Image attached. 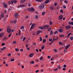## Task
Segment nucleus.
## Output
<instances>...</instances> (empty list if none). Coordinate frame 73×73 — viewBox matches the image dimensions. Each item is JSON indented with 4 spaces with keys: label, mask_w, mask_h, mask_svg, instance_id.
Instances as JSON below:
<instances>
[{
    "label": "nucleus",
    "mask_w": 73,
    "mask_h": 73,
    "mask_svg": "<svg viewBox=\"0 0 73 73\" xmlns=\"http://www.w3.org/2000/svg\"><path fill=\"white\" fill-rule=\"evenodd\" d=\"M36 25V23H33V24L31 25V29H30V31H32V29L35 28V26Z\"/></svg>",
    "instance_id": "nucleus-1"
},
{
    "label": "nucleus",
    "mask_w": 73,
    "mask_h": 73,
    "mask_svg": "<svg viewBox=\"0 0 73 73\" xmlns=\"http://www.w3.org/2000/svg\"><path fill=\"white\" fill-rule=\"evenodd\" d=\"M19 13H16L14 14V18L17 19V18H18V17H19Z\"/></svg>",
    "instance_id": "nucleus-2"
},
{
    "label": "nucleus",
    "mask_w": 73,
    "mask_h": 73,
    "mask_svg": "<svg viewBox=\"0 0 73 73\" xmlns=\"http://www.w3.org/2000/svg\"><path fill=\"white\" fill-rule=\"evenodd\" d=\"M28 10L29 11H31V12H34L35 11V9L33 7L30 8H29Z\"/></svg>",
    "instance_id": "nucleus-3"
},
{
    "label": "nucleus",
    "mask_w": 73,
    "mask_h": 73,
    "mask_svg": "<svg viewBox=\"0 0 73 73\" xmlns=\"http://www.w3.org/2000/svg\"><path fill=\"white\" fill-rule=\"evenodd\" d=\"M71 28V27L70 26L68 25L67 26L65 27V29L68 30V29H70Z\"/></svg>",
    "instance_id": "nucleus-4"
},
{
    "label": "nucleus",
    "mask_w": 73,
    "mask_h": 73,
    "mask_svg": "<svg viewBox=\"0 0 73 73\" xmlns=\"http://www.w3.org/2000/svg\"><path fill=\"white\" fill-rule=\"evenodd\" d=\"M44 7H45V5L44 4H42L41 5H40V6L39 7V9H42L43 8H44Z\"/></svg>",
    "instance_id": "nucleus-5"
},
{
    "label": "nucleus",
    "mask_w": 73,
    "mask_h": 73,
    "mask_svg": "<svg viewBox=\"0 0 73 73\" xmlns=\"http://www.w3.org/2000/svg\"><path fill=\"white\" fill-rule=\"evenodd\" d=\"M3 4L4 8H7V7H8V5H7L6 4V3H5L3 2Z\"/></svg>",
    "instance_id": "nucleus-6"
},
{
    "label": "nucleus",
    "mask_w": 73,
    "mask_h": 73,
    "mask_svg": "<svg viewBox=\"0 0 73 73\" xmlns=\"http://www.w3.org/2000/svg\"><path fill=\"white\" fill-rule=\"evenodd\" d=\"M7 32H8L9 33H10L11 32V29H9V28L8 27L7 29Z\"/></svg>",
    "instance_id": "nucleus-7"
},
{
    "label": "nucleus",
    "mask_w": 73,
    "mask_h": 73,
    "mask_svg": "<svg viewBox=\"0 0 73 73\" xmlns=\"http://www.w3.org/2000/svg\"><path fill=\"white\" fill-rule=\"evenodd\" d=\"M58 31H59L60 33H62L63 32V30L62 29H60L58 30Z\"/></svg>",
    "instance_id": "nucleus-8"
},
{
    "label": "nucleus",
    "mask_w": 73,
    "mask_h": 73,
    "mask_svg": "<svg viewBox=\"0 0 73 73\" xmlns=\"http://www.w3.org/2000/svg\"><path fill=\"white\" fill-rule=\"evenodd\" d=\"M70 46V44L68 45L66 47H65V50H67V49H68V48H69V46Z\"/></svg>",
    "instance_id": "nucleus-9"
},
{
    "label": "nucleus",
    "mask_w": 73,
    "mask_h": 73,
    "mask_svg": "<svg viewBox=\"0 0 73 73\" xmlns=\"http://www.w3.org/2000/svg\"><path fill=\"white\" fill-rule=\"evenodd\" d=\"M50 1V0H46L45 1L44 3L45 4H48L49 2Z\"/></svg>",
    "instance_id": "nucleus-10"
},
{
    "label": "nucleus",
    "mask_w": 73,
    "mask_h": 73,
    "mask_svg": "<svg viewBox=\"0 0 73 73\" xmlns=\"http://www.w3.org/2000/svg\"><path fill=\"white\" fill-rule=\"evenodd\" d=\"M59 20H62V15H60L59 16Z\"/></svg>",
    "instance_id": "nucleus-11"
},
{
    "label": "nucleus",
    "mask_w": 73,
    "mask_h": 73,
    "mask_svg": "<svg viewBox=\"0 0 73 73\" xmlns=\"http://www.w3.org/2000/svg\"><path fill=\"white\" fill-rule=\"evenodd\" d=\"M44 26L43 27H42V26H40V27H39V28L40 29H42V30H43V29H44Z\"/></svg>",
    "instance_id": "nucleus-12"
},
{
    "label": "nucleus",
    "mask_w": 73,
    "mask_h": 73,
    "mask_svg": "<svg viewBox=\"0 0 73 73\" xmlns=\"http://www.w3.org/2000/svg\"><path fill=\"white\" fill-rule=\"evenodd\" d=\"M41 31H38L37 32V33L36 34V35H39V34L40 33H41Z\"/></svg>",
    "instance_id": "nucleus-13"
},
{
    "label": "nucleus",
    "mask_w": 73,
    "mask_h": 73,
    "mask_svg": "<svg viewBox=\"0 0 73 73\" xmlns=\"http://www.w3.org/2000/svg\"><path fill=\"white\" fill-rule=\"evenodd\" d=\"M0 16L1 18H4L5 17V16L4 15V14H2Z\"/></svg>",
    "instance_id": "nucleus-14"
},
{
    "label": "nucleus",
    "mask_w": 73,
    "mask_h": 73,
    "mask_svg": "<svg viewBox=\"0 0 73 73\" xmlns=\"http://www.w3.org/2000/svg\"><path fill=\"white\" fill-rule=\"evenodd\" d=\"M44 27H46L47 28H48L50 27V26L49 25H45L44 26Z\"/></svg>",
    "instance_id": "nucleus-15"
},
{
    "label": "nucleus",
    "mask_w": 73,
    "mask_h": 73,
    "mask_svg": "<svg viewBox=\"0 0 73 73\" xmlns=\"http://www.w3.org/2000/svg\"><path fill=\"white\" fill-rule=\"evenodd\" d=\"M54 58H56L57 57H58V55H56L53 56Z\"/></svg>",
    "instance_id": "nucleus-16"
},
{
    "label": "nucleus",
    "mask_w": 73,
    "mask_h": 73,
    "mask_svg": "<svg viewBox=\"0 0 73 73\" xmlns=\"http://www.w3.org/2000/svg\"><path fill=\"white\" fill-rule=\"evenodd\" d=\"M29 56L30 57H33V53H31L29 55Z\"/></svg>",
    "instance_id": "nucleus-17"
},
{
    "label": "nucleus",
    "mask_w": 73,
    "mask_h": 73,
    "mask_svg": "<svg viewBox=\"0 0 73 73\" xmlns=\"http://www.w3.org/2000/svg\"><path fill=\"white\" fill-rule=\"evenodd\" d=\"M24 2H25V0H21V3H22H22H24Z\"/></svg>",
    "instance_id": "nucleus-18"
},
{
    "label": "nucleus",
    "mask_w": 73,
    "mask_h": 73,
    "mask_svg": "<svg viewBox=\"0 0 73 73\" xmlns=\"http://www.w3.org/2000/svg\"><path fill=\"white\" fill-rule=\"evenodd\" d=\"M50 9L51 10H54V8H53V6H52L50 7Z\"/></svg>",
    "instance_id": "nucleus-19"
},
{
    "label": "nucleus",
    "mask_w": 73,
    "mask_h": 73,
    "mask_svg": "<svg viewBox=\"0 0 73 73\" xmlns=\"http://www.w3.org/2000/svg\"><path fill=\"white\" fill-rule=\"evenodd\" d=\"M18 33L19 36H20V35H21V31H20V30L19 31Z\"/></svg>",
    "instance_id": "nucleus-20"
},
{
    "label": "nucleus",
    "mask_w": 73,
    "mask_h": 73,
    "mask_svg": "<svg viewBox=\"0 0 73 73\" xmlns=\"http://www.w3.org/2000/svg\"><path fill=\"white\" fill-rule=\"evenodd\" d=\"M15 50L16 52H19V48H15Z\"/></svg>",
    "instance_id": "nucleus-21"
},
{
    "label": "nucleus",
    "mask_w": 73,
    "mask_h": 73,
    "mask_svg": "<svg viewBox=\"0 0 73 73\" xmlns=\"http://www.w3.org/2000/svg\"><path fill=\"white\" fill-rule=\"evenodd\" d=\"M21 29H24V26L22 25L20 28Z\"/></svg>",
    "instance_id": "nucleus-22"
},
{
    "label": "nucleus",
    "mask_w": 73,
    "mask_h": 73,
    "mask_svg": "<svg viewBox=\"0 0 73 73\" xmlns=\"http://www.w3.org/2000/svg\"><path fill=\"white\" fill-rule=\"evenodd\" d=\"M46 42V39H44L43 40V43H45Z\"/></svg>",
    "instance_id": "nucleus-23"
},
{
    "label": "nucleus",
    "mask_w": 73,
    "mask_h": 73,
    "mask_svg": "<svg viewBox=\"0 0 73 73\" xmlns=\"http://www.w3.org/2000/svg\"><path fill=\"white\" fill-rule=\"evenodd\" d=\"M59 44L60 45H63V43H62L61 42H59Z\"/></svg>",
    "instance_id": "nucleus-24"
},
{
    "label": "nucleus",
    "mask_w": 73,
    "mask_h": 73,
    "mask_svg": "<svg viewBox=\"0 0 73 73\" xmlns=\"http://www.w3.org/2000/svg\"><path fill=\"white\" fill-rule=\"evenodd\" d=\"M14 3L15 4L17 3V0H14Z\"/></svg>",
    "instance_id": "nucleus-25"
},
{
    "label": "nucleus",
    "mask_w": 73,
    "mask_h": 73,
    "mask_svg": "<svg viewBox=\"0 0 73 73\" xmlns=\"http://www.w3.org/2000/svg\"><path fill=\"white\" fill-rule=\"evenodd\" d=\"M35 18L36 19H38V15H36L35 16Z\"/></svg>",
    "instance_id": "nucleus-26"
},
{
    "label": "nucleus",
    "mask_w": 73,
    "mask_h": 73,
    "mask_svg": "<svg viewBox=\"0 0 73 73\" xmlns=\"http://www.w3.org/2000/svg\"><path fill=\"white\" fill-rule=\"evenodd\" d=\"M52 34H53V31L51 30V33H50V35H52Z\"/></svg>",
    "instance_id": "nucleus-27"
},
{
    "label": "nucleus",
    "mask_w": 73,
    "mask_h": 73,
    "mask_svg": "<svg viewBox=\"0 0 73 73\" xmlns=\"http://www.w3.org/2000/svg\"><path fill=\"white\" fill-rule=\"evenodd\" d=\"M64 3H68V1L64 0Z\"/></svg>",
    "instance_id": "nucleus-28"
},
{
    "label": "nucleus",
    "mask_w": 73,
    "mask_h": 73,
    "mask_svg": "<svg viewBox=\"0 0 73 73\" xmlns=\"http://www.w3.org/2000/svg\"><path fill=\"white\" fill-rule=\"evenodd\" d=\"M70 35H72V33H71L68 34V35L67 36V37L68 38V37H69V36H70Z\"/></svg>",
    "instance_id": "nucleus-29"
},
{
    "label": "nucleus",
    "mask_w": 73,
    "mask_h": 73,
    "mask_svg": "<svg viewBox=\"0 0 73 73\" xmlns=\"http://www.w3.org/2000/svg\"><path fill=\"white\" fill-rule=\"evenodd\" d=\"M13 43L14 44H16V41H14L13 42Z\"/></svg>",
    "instance_id": "nucleus-30"
},
{
    "label": "nucleus",
    "mask_w": 73,
    "mask_h": 73,
    "mask_svg": "<svg viewBox=\"0 0 73 73\" xmlns=\"http://www.w3.org/2000/svg\"><path fill=\"white\" fill-rule=\"evenodd\" d=\"M10 8H9L8 9L9 11H10V10H12V7H10Z\"/></svg>",
    "instance_id": "nucleus-31"
},
{
    "label": "nucleus",
    "mask_w": 73,
    "mask_h": 73,
    "mask_svg": "<svg viewBox=\"0 0 73 73\" xmlns=\"http://www.w3.org/2000/svg\"><path fill=\"white\" fill-rule=\"evenodd\" d=\"M51 29H52V28H49V29H48L47 30V31L49 32L50 31V30H51Z\"/></svg>",
    "instance_id": "nucleus-32"
},
{
    "label": "nucleus",
    "mask_w": 73,
    "mask_h": 73,
    "mask_svg": "<svg viewBox=\"0 0 73 73\" xmlns=\"http://www.w3.org/2000/svg\"><path fill=\"white\" fill-rule=\"evenodd\" d=\"M44 14H45V12H43L42 13V16H44Z\"/></svg>",
    "instance_id": "nucleus-33"
},
{
    "label": "nucleus",
    "mask_w": 73,
    "mask_h": 73,
    "mask_svg": "<svg viewBox=\"0 0 73 73\" xmlns=\"http://www.w3.org/2000/svg\"><path fill=\"white\" fill-rule=\"evenodd\" d=\"M64 37V35H61L60 36V37Z\"/></svg>",
    "instance_id": "nucleus-34"
},
{
    "label": "nucleus",
    "mask_w": 73,
    "mask_h": 73,
    "mask_svg": "<svg viewBox=\"0 0 73 73\" xmlns=\"http://www.w3.org/2000/svg\"><path fill=\"white\" fill-rule=\"evenodd\" d=\"M53 70H54L55 72H56L57 70V68H54L53 69Z\"/></svg>",
    "instance_id": "nucleus-35"
},
{
    "label": "nucleus",
    "mask_w": 73,
    "mask_h": 73,
    "mask_svg": "<svg viewBox=\"0 0 73 73\" xmlns=\"http://www.w3.org/2000/svg\"><path fill=\"white\" fill-rule=\"evenodd\" d=\"M13 3H14V1L13 0H12L11 1V3L13 5Z\"/></svg>",
    "instance_id": "nucleus-36"
},
{
    "label": "nucleus",
    "mask_w": 73,
    "mask_h": 73,
    "mask_svg": "<svg viewBox=\"0 0 73 73\" xmlns=\"http://www.w3.org/2000/svg\"><path fill=\"white\" fill-rule=\"evenodd\" d=\"M17 20H14V24H15L16 23H17Z\"/></svg>",
    "instance_id": "nucleus-37"
},
{
    "label": "nucleus",
    "mask_w": 73,
    "mask_h": 73,
    "mask_svg": "<svg viewBox=\"0 0 73 73\" xmlns=\"http://www.w3.org/2000/svg\"><path fill=\"white\" fill-rule=\"evenodd\" d=\"M44 48H45V47H44V46H42L41 48V49L42 50H43L44 49Z\"/></svg>",
    "instance_id": "nucleus-38"
},
{
    "label": "nucleus",
    "mask_w": 73,
    "mask_h": 73,
    "mask_svg": "<svg viewBox=\"0 0 73 73\" xmlns=\"http://www.w3.org/2000/svg\"><path fill=\"white\" fill-rule=\"evenodd\" d=\"M40 41H42V38L41 36L40 37Z\"/></svg>",
    "instance_id": "nucleus-39"
},
{
    "label": "nucleus",
    "mask_w": 73,
    "mask_h": 73,
    "mask_svg": "<svg viewBox=\"0 0 73 73\" xmlns=\"http://www.w3.org/2000/svg\"><path fill=\"white\" fill-rule=\"evenodd\" d=\"M25 7V5H21V7Z\"/></svg>",
    "instance_id": "nucleus-40"
},
{
    "label": "nucleus",
    "mask_w": 73,
    "mask_h": 73,
    "mask_svg": "<svg viewBox=\"0 0 73 73\" xmlns=\"http://www.w3.org/2000/svg\"><path fill=\"white\" fill-rule=\"evenodd\" d=\"M11 35H12V34L10 33L9 34V35L8 36L9 38V37H10L11 36Z\"/></svg>",
    "instance_id": "nucleus-41"
},
{
    "label": "nucleus",
    "mask_w": 73,
    "mask_h": 73,
    "mask_svg": "<svg viewBox=\"0 0 73 73\" xmlns=\"http://www.w3.org/2000/svg\"><path fill=\"white\" fill-rule=\"evenodd\" d=\"M8 4H9V5H10V4H11V1H9L7 3Z\"/></svg>",
    "instance_id": "nucleus-42"
},
{
    "label": "nucleus",
    "mask_w": 73,
    "mask_h": 73,
    "mask_svg": "<svg viewBox=\"0 0 73 73\" xmlns=\"http://www.w3.org/2000/svg\"><path fill=\"white\" fill-rule=\"evenodd\" d=\"M60 12H61V13H63L64 12L63 11V10L62 9H61L60 10Z\"/></svg>",
    "instance_id": "nucleus-43"
},
{
    "label": "nucleus",
    "mask_w": 73,
    "mask_h": 73,
    "mask_svg": "<svg viewBox=\"0 0 73 73\" xmlns=\"http://www.w3.org/2000/svg\"><path fill=\"white\" fill-rule=\"evenodd\" d=\"M68 67V65L67 64H64V68H66V67Z\"/></svg>",
    "instance_id": "nucleus-44"
},
{
    "label": "nucleus",
    "mask_w": 73,
    "mask_h": 73,
    "mask_svg": "<svg viewBox=\"0 0 73 73\" xmlns=\"http://www.w3.org/2000/svg\"><path fill=\"white\" fill-rule=\"evenodd\" d=\"M5 45V44L4 43H2L1 45H2V46H4V45Z\"/></svg>",
    "instance_id": "nucleus-45"
},
{
    "label": "nucleus",
    "mask_w": 73,
    "mask_h": 73,
    "mask_svg": "<svg viewBox=\"0 0 73 73\" xmlns=\"http://www.w3.org/2000/svg\"><path fill=\"white\" fill-rule=\"evenodd\" d=\"M58 5V4H57V3H55L54 4V6H56V5Z\"/></svg>",
    "instance_id": "nucleus-46"
},
{
    "label": "nucleus",
    "mask_w": 73,
    "mask_h": 73,
    "mask_svg": "<svg viewBox=\"0 0 73 73\" xmlns=\"http://www.w3.org/2000/svg\"><path fill=\"white\" fill-rule=\"evenodd\" d=\"M49 41H52V38H51V39L49 38Z\"/></svg>",
    "instance_id": "nucleus-47"
},
{
    "label": "nucleus",
    "mask_w": 73,
    "mask_h": 73,
    "mask_svg": "<svg viewBox=\"0 0 73 73\" xmlns=\"http://www.w3.org/2000/svg\"><path fill=\"white\" fill-rule=\"evenodd\" d=\"M38 72H40V70H36L35 72L36 73H37Z\"/></svg>",
    "instance_id": "nucleus-48"
},
{
    "label": "nucleus",
    "mask_w": 73,
    "mask_h": 73,
    "mask_svg": "<svg viewBox=\"0 0 73 73\" xmlns=\"http://www.w3.org/2000/svg\"><path fill=\"white\" fill-rule=\"evenodd\" d=\"M31 63H32V64H33L34 63H35V62L33 61H31Z\"/></svg>",
    "instance_id": "nucleus-49"
},
{
    "label": "nucleus",
    "mask_w": 73,
    "mask_h": 73,
    "mask_svg": "<svg viewBox=\"0 0 73 73\" xmlns=\"http://www.w3.org/2000/svg\"><path fill=\"white\" fill-rule=\"evenodd\" d=\"M56 33H58V31H55L54 33V34H56Z\"/></svg>",
    "instance_id": "nucleus-50"
},
{
    "label": "nucleus",
    "mask_w": 73,
    "mask_h": 73,
    "mask_svg": "<svg viewBox=\"0 0 73 73\" xmlns=\"http://www.w3.org/2000/svg\"><path fill=\"white\" fill-rule=\"evenodd\" d=\"M70 39L71 40H73V37L72 36V37H70Z\"/></svg>",
    "instance_id": "nucleus-51"
},
{
    "label": "nucleus",
    "mask_w": 73,
    "mask_h": 73,
    "mask_svg": "<svg viewBox=\"0 0 73 73\" xmlns=\"http://www.w3.org/2000/svg\"><path fill=\"white\" fill-rule=\"evenodd\" d=\"M26 39V37H25L23 38V41H25V40Z\"/></svg>",
    "instance_id": "nucleus-52"
},
{
    "label": "nucleus",
    "mask_w": 73,
    "mask_h": 73,
    "mask_svg": "<svg viewBox=\"0 0 73 73\" xmlns=\"http://www.w3.org/2000/svg\"><path fill=\"white\" fill-rule=\"evenodd\" d=\"M54 50L55 52H57V49H54Z\"/></svg>",
    "instance_id": "nucleus-53"
},
{
    "label": "nucleus",
    "mask_w": 73,
    "mask_h": 73,
    "mask_svg": "<svg viewBox=\"0 0 73 73\" xmlns=\"http://www.w3.org/2000/svg\"><path fill=\"white\" fill-rule=\"evenodd\" d=\"M51 61H53V60H54V58H53V57H52V58H51Z\"/></svg>",
    "instance_id": "nucleus-54"
},
{
    "label": "nucleus",
    "mask_w": 73,
    "mask_h": 73,
    "mask_svg": "<svg viewBox=\"0 0 73 73\" xmlns=\"http://www.w3.org/2000/svg\"><path fill=\"white\" fill-rule=\"evenodd\" d=\"M50 24L51 25H52L53 24V23H52V22H51V21H50Z\"/></svg>",
    "instance_id": "nucleus-55"
},
{
    "label": "nucleus",
    "mask_w": 73,
    "mask_h": 73,
    "mask_svg": "<svg viewBox=\"0 0 73 73\" xmlns=\"http://www.w3.org/2000/svg\"><path fill=\"white\" fill-rule=\"evenodd\" d=\"M58 69H61V66H58Z\"/></svg>",
    "instance_id": "nucleus-56"
},
{
    "label": "nucleus",
    "mask_w": 73,
    "mask_h": 73,
    "mask_svg": "<svg viewBox=\"0 0 73 73\" xmlns=\"http://www.w3.org/2000/svg\"><path fill=\"white\" fill-rule=\"evenodd\" d=\"M43 59V57H41L40 58V60H42Z\"/></svg>",
    "instance_id": "nucleus-57"
},
{
    "label": "nucleus",
    "mask_w": 73,
    "mask_h": 73,
    "mask_svg": "<svg viewBox=\"0 0 73 73\" xmlns=\"http://www.w3.org/2000/svg\"><path fill=\"white\" fill-rule=\"evenodd\" d=\"M5 39H7V37H5V38H4L3 40H5Z\"/></svg>",
    "instance_id": "nucleus-58"
},
{
    "label": "nucleus",
    "mask_w": 73,
    "mask_h": 73,
    "mask_svg": "<svg viewBox=\"0 0 73 73\" xmlns=\"http://www.w3.org/2000/svg\"><path fill=\"white\" fill-rule=\"evenodd\" d=\"M68 24H69V25H71V24H72V22H69L68 23Z\"/></svg>",
    "instance_id": "nucleus-59"
},
{
    "label": "nucleus",
    "mask_w": 73,
    "mask_h": 73,
    "mask_svg": "<svg viewBox=\"0 0 73 73\" xmlns=\"http://www.w3.org/2000/svg\"><path fill=\"white\" fill-rule=\"evenodd\" d=\"M59 8H60V6H58V7H57V9H59Z\"/></svg>",
    "instance_id": "nucleus-60"
},
{
    "label": "nucleus",
    "mask_w": 73,
    "mask_h": 73,
    "mask_svg": "<svg viewBox=\"0 0 73 73\" xmlns=\"http://www.w3.org/2000/svg\"><path fill=\"white\" fill-rule=\"evenodd\" d=\"M3 35L0 34V37H3Z\"/></svg>",
    "instance_id": "nucleus-61"
},
{
    "label": "nucleus",
    "mask_w": 73,
    "mask_h": 73,
    "mask_svg": "<svg viewBox=\"0 0 73 73\" xmlns=\"http://www.w3.org/2000/svg\"><path fill=\"white\" fill-rule=\"evenodd\" d=\"M4 12L6 14V13H7V10H5Z\"/></svg>",
    "instance_id": "nucleus-62"
},
{
    "label": "nucleus",
    "mask_w": 73,
    "mask_h": 73,
    "mask_svg": "<svg viewBox=\"0 0 73 73\" xmlns=\"http://www.w3.org/2000/svg\"><path fill=\"white\" fill-rule=\"evenodd\" d=\"M14 59H12L11 60V61H14Z\"/></svg>",
    "instance_id": "nucleus-63"
},
{
    "label": "nucleus",
    "mask_w": 73,
    "mask_h": 73,
    "mask_svg": "<svg viewBox=\"0 0 73 73\" xmlns=\"http://www.w3.org/2000/svg\"><path fill=\"white\" fill-rule=\"evenodd\" d=\"M25 17L26 19H28L29 17L28 16H26Z\"/></svg>",
    "instance_id": "nucleus-64"
}]
</instances>
